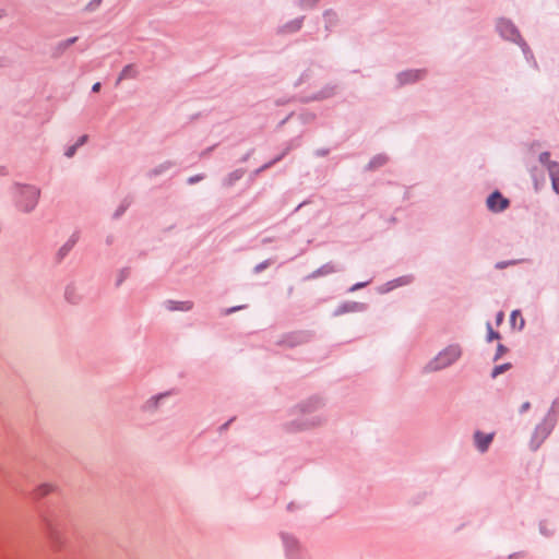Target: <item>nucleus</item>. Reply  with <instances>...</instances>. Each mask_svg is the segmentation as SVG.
Wrapping results in <instances>:
<instances>
[{
    "label": "nucleus",
    "instance_id": "obj_26",
    "mask_svg": "<svg viewBox=\"0 0 559 559\" xmlns=\"http://www.w3.org/2000/svg\"><path fill=\"white\" fill-rule=\"evenodd\" d=\"M75 40H76V37H73V38L68 39V45L73 44Z\"/></svg>",
    "mask_w": 559,
    "mask_h": 559
},
{
    "label": "nucleus",
    "instance_id": "obj_9",
    "mask_svg": "<svg viewBox=\"0 0 559 559\" xmlns=\"http://www.w3.org/2000/svg\"><path fill=\"white\" fill-rule=\"evenodd\" d=\"M136 74L138 71L135 67L133 64H128L121 70L116 84H119L121 81L127 79H134Z\"/></svg>",
    "mask_w": 559,
    "mask_h": 559
},
{
    "label": "nucleus",
    "instance_id": "obj_27",
    "mask_svg": "<svg viewBox=\"0 0 559 559\" xmlns=\"http://www.w3.org/2000/svg\"><path fill=\"white\" fill-rule=\"evenodd\" d=\"M362 284H357L354 288H358V287H361Z\"/></svg>",
    "mask_w": 559,
    "mask_h": 559
},
{
    "label": "nucleus",
    "instance_id": "obj_18",
    "mask_svg": "<svg viewBox=\"0 0 559 559\" xmlns=\"http://www.w3.org/2000/svg\"><path fill=\"white\" fill-rule=\"evenodd\" d=\"M551 182H552V188L555 190L556 193H559V178H554L551 179Z\"/></svg>",
    "mask_w": 559,
    "mask_h": 559
},
{
    "label": "nucleus",
    "instance_id": "obj_3",
    "mask_svg": "<svg viewBox=\"0 0 559 559\" xmlns=\"http://www.w3.org/2000/svg\"><path fill=\"white\" fill-rule=\"evenodd\" d=\"M509 205V200L503 198L498 191L491 193L487 199V206L492 212H501Z\"/></svg>",
    "mask_w": 559,
    "mask_h": 559
},
{
    "label": "nucleus",
    "instance_id": "obj_1",
    "mask_svg": "<svg viewBox=\"0 0 559 559\" xmlns=\"http://www.w3.org/2000/svg\"><path fill=\"white\" fill-rule=\"evenodd\" d=\"M462 355L461 347L459 345H450L441 350L429 364L426 369L429 371H437L451 366Z\"/></svg>",
    "mask_w": 559,
    "mask_h": 559
},
{
    "label": "nucleus",
    "instance_id": "obj_2",
    "mask_svg": "<svg viewBox=\"0 0 559 559\" xmlns=\"http://www.w3.org/2000/svg\"><path fill=\"white\" fill-rule=\"evenodd\" d=\"M39 199V190L35 187L25 186L19 188L17 205L24 212H31L37 205Z\"/></svg>",
    "mask_w": 559,
    "mask_h": 559
},
{
    "label": "nucleus",
    "instance_id": "obj_4",
    "mask_svg": "<svg viewBox=\"0 0 559 559\" xmlns=\"http://www.w3.org/2000/svg\"><path fill=\"white\" fill-rule=\"evenodd\" d=\"M551 430V426L547 423L539 424L534 431L532 442L535 443L534 448H538L539 444L546 439Z\"/></svg>",
    "mask_w": 559,
    "mask_h": 559
},
{
    "label": "nucleus",
    "instance_id": "obj_24",
    "mask_svg": "<svg viewBox=\"0 0 559 559\" xmlns=\"http://www.w3.org/2000/svg\"><path fill=\"white\" fill-rule=\"evenodd\" d=\"M530 408V402H525L522 406H521V413L527 411Z\"/></svg>",
    "mask_w": 559,
    "mask_h": 559
},
{
    "label": "nucleus",
    "instance_id": "obj_8",
    "mask_svg": "<svg viewBox=\"0 0 559 559\" xmlns=\"http://www.w3.org/2000/svg\"><path fill=\"white\" fill-rule=\"evenodd\" d=\"M57 490V486L55 484H51V483H43V484H39L35 489H34V495L37 497V498H44L48 495H51L55 491Z\"/></svg>",
    "mask_w": 559,
    "mask_h": 559
},
{
    "label": "nucleus",
    "instance_id": "obj_10",
    "mask_svg": "<svg viewBox=\"0 0 559 559\" xmlns=\"http://www.w3.org/2000/svg\"><path fill=\"white\" fill-rule=\"evenodd\" d=\"M510 323L512 326H518L519 330H522L524 326V319L521 317V313L519 310L512 311L510 316Z\"/></svg>",
    "mask_w": 559,
    "mask_h": 559
},
{
    "label": "nucleus",
    "instance_id": "obj_23",
    "mask_svg": "<svg viewBox=\"0 0 559 559\" xmlns=\"http://www.w3.org/2000/svg\"><path fill=\"white\" fill-rule=\"evenodd\" d=\"M503 317H504L503 312H499L497 314V323L498 324H500L503 321Z\"/></svg>",
    "mask_w": 559,
    "mask_h": 559
},
{
    "label": "nucleus",
    "instance_id": "obj_21",
    "mask_svg": "<svg viewBox=\"0 0 559 559\" xmlns=\"http://www.w3.org/2000/svg\"><path fill=\"white\" fill-rule=\"evenodd\" d=\"M513 263H514V262H501V263H498L496 266H497L498 269H503V267H506V266H508V265H510V264H513Z\"/></svg>",
    "mask_w": 559,
    "mask_h": 559
},
{
    "label": "nucleus",
    "instance_id": "obj_16",
    "mask_svg": "<svg viewBox=\"0 0 559 559\" xmlns=\"http://www.w3.org/2000/svg\"><path fill=\"white\" fill-rule=\"evenodd\" d=\"M241 308H242V307H241V306H239V307H233V308L225 309V310L223 311V314H224V316H228V314H230V313H233V312H235V311H237V310H239V309H241Z\"/></svg>",
    "mask_w": 559,
    "mask_h": 559
},
{
    "label": "nucleus",
    "instance_id": "obj_5",
    "mask_svg": "<svg viewBox=\"0 0 559 559\" xmlns=\"http://www.w3.org/2000/svg\"><path fill=\"white\" fill-rule=\"evenodd\" d=\"M164 307L168 311H189L192 309L193 304L191 301H176V300H167L164 304Z\"/></svg>",
    "mask_w": 559,
    "mask_h": 559
},
{
    "label": "nucleus",
    "instance_id": "obj_12",
    "mask_svg": "<svg viewBox=\"0 0 559 559\" xmlns=\"http://www.w3.org/2000/svg\"><path fill=\"white\" fill-rule=\"evenodd\" d=\"M510 368H511L510 364H503V365L496 366L492 369L491 377L497 378L499 374L503 373L504 371L509 370Z\"/></svg>",
    "mask_w": 559,
    "mask_h": 559
},
{
    "label": "nucleus",
    "instance_id": "obj_6",
    "mask_svg": "<svg viewBox=\"0 0 559 559\" xmlns=\"http://www.w3.org/2000/svg\"><path fill=\"white\" fill-rule=\"evenodd\" d=\"M474 438H475V443H476L477 449L480 452H485L488 449L489 444L491 443L493 435L492 433L486 435V433L477 431L475 433Z\"/></svg>",
    "mask_w": 559,
    "mask_h": 559
},
{
    "label": "nucleus",
    "instance_id": "obj_22",
    "mask_svg": "<svg viewBox=\"0 0 559 559\" xmlns=\"http://www.w3.org/2000/svg\"><path fill=\"white\" fill-rule=\"evenodd\" d=\"M99 90H100V83L99 82H96L95 84H93V86H92V91L93 92L97 93V92H99Z\"/></svg>",
    "mask_w": 559,
    "mask_h": 559
},
{
    "label": "nucleus",
    "instance_id": "obj_14",
    "mask_svg": "<svg viewBox=\"0 0 559 559\" xmlns=\"http://www.w3.org/2000/svg\"><path fill=\"white\" fill-rule=\"evenodd\" d=\"M488 330H489V334H488V341L491 342L492 340H496V338H499V334L497 332H495L490 325L488 324Z\"/></svg>",
    "mask_w": 559,
    "mask_h": 559
},
{
    "label": "nucleus",
    "instance_id": "obj_13",
    "mask_svg": "<svg viewBox=\"0 0 559 559\" xmlns=\"http://www.w3.org/2000/svg\"><path fill=\"white\" fill-rule=\"evenodd\" d=\"M539 160L545 164L547 167H548V163H552L551 160H549V153L548 152H544L539 155Z\"/></svg>",
    "mask_w": 559,
    "mask_h": 559
},
{
    "label": "nucleus",
    "instance_id": "obj_11",
    "mask_svg": "<svg viewBox=\"0 0 559 559\" xmlns=\"http://www.w3.org/2000/svg\"><path fill=\"white\" fill-rule=\"evenodd\" d=\"M547 169L551 179L559 178V164L557 162L548 163Z\"/></svg>",
    "mask_w": 559,
    "mask_h": 559
},
{
    "label": "nucleus",
    "instance_id": "obj_20",
    "mask_svg": "<svg viewBox=\"0 0 559 559\" xmlns=\"http://www.w3.org/2000/svg\"><path fill=\"white\" fill-rule=\"evenodd\" d=\"M301 26V22L300 21H296L293 23L292 27H290V31H297L299 29Z\"/></svg>",
    "mask_w": 559,
    "mask_h": 559
},
{
    "label": "nucleus",
    "instance_id": "obj_15",
    "mask_svg": "<svg viewBox=\"0 0 559 559\" xmlns=\"http://www.w3.org/2000/svg\"><path fill=\"white\" fill-rule=\"evenodd\" d=\"M76 148H78V145H75V144H74V145H72V146H70V147L67 150V152H66V156H67V157H72V156L75 154Z\"/></svg>",
    "mask_w": 559,
    "mask_h": 559
},
{
    "label": "nucleus",
    "instance_id": "obj_25",
    "mask_svg": "<svg viewBox=\"0 0 559 559\" xmlns=\"http://www.w3.org/2000/svg\"><path fill=\"white\" fill-rule=\"evenodd\" d=\"M200 179H201V177H199V176H197V177H191V178L189 179V182H190V183H193V182H195V181H198V180H200Z\"/></svg>",
    "mask_w": 559,
    "mask_h": 559
},
{
    "label": "nucleus",
    "instance_id": "obj_19",
    "mask_svg": "<svg viewBox=\"0 0 559 559\" xmlns=\"http://www.w3.org/2000/svg\"><path fill=\"white\" fill-rule=\"evenodd\" d=\"M86 140H87V135H82L79 139V141L75 143V145H78V147H79V146L83 145L86 142Z\"/></svg>",
    "mask_w": 559,
    "mask_h": 559
},
{
    "label": "nucleus",
    "instance_id": "obj_7",
    "mask_svg": "<svg viewBox=\"0 0 559 559\" xmlns=\"http://www.w3.org/2000/svg\"><path fill=\"white\" fill-rule=\"evenodd\" d=\"M424 75L425 72L421 70H409L401 73L399 75V80L401 81V83L405 84L420 80Z\"/></svg>",
    "mask_w": 559,
    "mask_h": 559
},
{
    "label": "nucleus",
    "instance_id": "obj_17",
    "mask_svg": "<svg viewBox=\"0 0 559 559\" xmlns=\"http://www.w3.org/2000/svg\"><path fill=\"white\" fill-rule=\"evenodd\" d=\"M506 347L503 345H499L498 348H497V355L495 357V359H498L502 354L506 353Z\"/></svg>",
    "mask_w": 559,
    "mask_h": 559
}]
</instances>
